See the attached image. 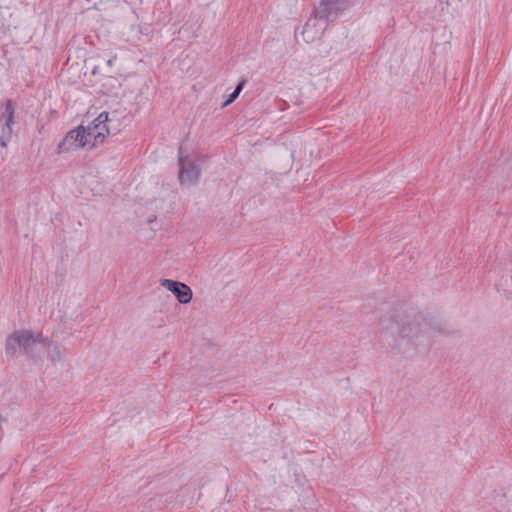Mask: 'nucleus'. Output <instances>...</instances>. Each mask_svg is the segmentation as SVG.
<instances>
[{
    "label": "nucleus",
    "mask_w": 512,
    "mask_h": 512,
    "mask_svg": "<svg viewBox=\"0 0 512 512\" xmlns=\"http://www.w3.org/2000/svg\"><path fill=\"white\" fill-rule=\"evenodd\" d=\"M46 340L41 334H34L29 330L17 331L11 334L6 341V353L15 356L20 352L28 353L36 344H45Z\"/></svg>",
    "instance_id": "f257e3e1"
},
{
    "label": "nucleus",
    "mask_w": 512,
    "mask_h": 512,
    "mask_svg": "<svg viewBox=\"0 0 512 512\" xmlns=\"http://www.w3.org/2000/svg\"><path fill=\"white\" fill-rule=\"evenodd\" d=\"M178 164L180 183L185 186L195 185L199 180L201 169L196 163V157L188 153L183 146L178 151Z\"/></svg>",
    "instance_id": "f03ea898"
},
{
    "label": "nucleus",
    "mask_w": 512,
    "mask_h": 512,
    "mask_svg": "<svg viewBox=\"0 0 512 512\" xmlns=\"http://www.w3.org/2000/svg\"><path fill=\"white\" fill-rule=\"evenodd\" d=\"M109 114L102 112L96 119L87 127L86 135L88 142L91 143V148L102 144L106 137L110 134L107 123L109 122Z\"/></svg>",
    "instance_id": "7ed1b4c3"
},
{
    "label": "nucleus",
    "mask_w": 512,
    "mask_h": 512,
    "mask_svg": "<svg viewBox=\"0 0 512 512\" xmlns=\"http://www.w3.org/2000/svg\"><path fill=\"white\" fill-rule=\"evenodd\" d=\"M86 138V130L82 125H80L66 134L64 139L58 145V152L64 153L82 148L91 149V143L88 142Z\"/></svg>",
    "instance_id": "20e7f679"
},
{
    "label": "nucleus",
    "mask_w": 512,
    "mask_h": 512,
    "mask_svg": "<svg viewBox=\"0 0 512 512\" xmlns=\"http://www.w3.org/2000/svg\"><path fill=\"white\" fill-rule=\"evenodd\" d=\"M328 22L325 18L319 17L315 11L314 17L310 18L303 28L302 36L304 41L314 43L320 40L327 28Z\"/></svg>",
    "instance_id": "39448f33"
},
{
    "label": "nucleus",
    "mask_w": 512,
    "mask_h": 512,
    "mask_svg": "<svg viewBox=\"0 0 512 512\" xmlns=\"http://www.w3.org/2000/svg\"><path fill=\"white\" fill-rule=\"evenodd\" d=\"M348 6V0H321L315 11L319 17L333 21L345 11Z\"/></svg>",
    "instance_id": "423d86ee"
},
{
    "label": "nucleus",
    "mask_w": 512,
    "mask_h": 512,
    "mask_svg": "<svg viewBox=\"0 0 512 512\" xmlns=\"http://www.w3.org/2000/svg\"><path fill=\"white\" fill-rule=\"evenodd\" d=\"M160 285L173 293L181 304H188L193 298L191 288L185 283L171 279H162Z\"/></svg>",
    "instance_id": "0eeeda50"
},
{
    "label": "nucleus",
    "mask_w": 512,
    "mask_h": 512,
    "mask_svg": "<svg viewBox=\"0 0 512 512\" xmlns=\"http://www.w3.org/2000/svg\"><path fill=\"white\" fill-rule=\"evenodd\" d=\"M0 120L3 122L2 130V146H5L4 138H9L12 133V125L14 123V109L10 101L5 104V111L0 115Z\"/></svg>",
    "instance_id": "6e6552de"
},
{
    "label": "nucleus",
    "mask_w": 512,
    "mask_h": 512,
    "mask_svg": "<svg viewBox=\"0 0 512 512\" xmlns=\"http://www.w3.org/2000/svg\"><path fill=\"white\" fill-rule=\"evenodd\" d=\"M49 346L51 347L50 357L53 360H60L63 355V349L56 343H49Z\"/></svg>",
    "instance_id": "1a4fd4ad"
},
{
    "label": "nucleus",
    "mask_w": 512,
    "mask_h": 512,
    "mask_svg": "<svg viewBox=\"0 0 512 512\" xmlns=\"http://www.w3.org/2000/svg\"><path fill=\"white\" fill-rule=\"evenodd\" d=\"M243 87H244V82L242 81V82H240V83L236 86L235 90L230 94L229 98H228V99L226 100V102L224 103V106H227V105H229L230 103H232V102H233V101L238 97V95H239V94H240V92L242 91Z\"/></svg>",
    "instance_id": "9d476101"
},
{
    "label": "nucleus",
    "mask_w": 512,
    "mask_h": 512,
    "mask_svg": "<svg viewBox=\"0 0 512 512\" xmlns=\"http://www.w3.org/2000/svg\"><path fill=\"white\" fill-rule=\"evenodd\" d=\"M399 334L402 336V337H410L411 336V328H403L400 330Z\"/></svg>",
    "instance_id": "9b49d317"
}]
</instances>
